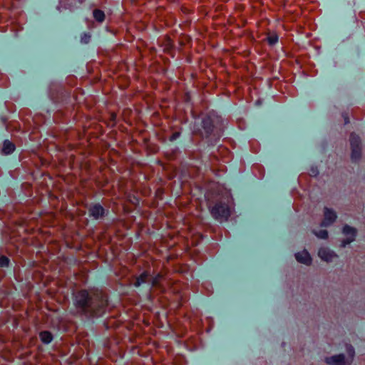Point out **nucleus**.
Here are the masks:
<instances>
[{
  "label": "nucleus",
  "instance_id": "nucleus-17",
  "mask_svg": "<svg viewBox=\"0 0 365 365\" xmlns=\"http://www.w3.org/2000/svg\"><path fill=\"white\" fill-rule=\"evenodd\" d=\"M91 39V35L88 34H83L81 38V42L82 43H88Z\"/></svg>",
  "mask_w": 365,
  "mask_h": 365
},
{
  "label": "nucleus",
  "instance_id": "nucleus-7",
  "mask_svg": "<svg viewBox=\"0 0 365 365\" xmlns=\"http://www.w3.org/2000/svg\"><path fill=\"white\" fill-rule=\"evenodd\" d=\"M337 215L336 212L331 208L324 207V220L320 224L321 227H328L332 225L336 220Z\"/></svg>",
  "mask_w": 365,
  "mask_h": 365
},
{
  "label": "nucleus",
  "instance_id": "nucleus-1",
  "mask_svg": "<svg viewBox=\"0 0 365 365\" xmlns=\"http://www.w3.org/2000/svg\"><path fill=\"white\" fill-rule=\"evenodd\" d=\"M224 120L221 117L215 113H210L205 116L202 121V130L200 134L203 138L211 139L215 141L221 136Z\"/></svg>",
  "mask_w": 365,
  "mask_h": 365
},
{
  "label": "nucleus",
  "instance_id": "nucleus-22",
  "mask_svg": "<svg viewBox=\"0 0 365 365\" xmlns=\"http://www.w3.org/2000/svg\"><path fill=\"white\" fill-rule=\"evenodd\" d=\"M343 117H344V123H345V124L349 123V118H348L347 115H346V114H344V115H343Z\"/></svg>",
  "mask_w": 365,
  "mask_h": 365
},
{
  "label": "nucleus",
  "instance_id": "nucleus-3",
  "mask_svg": "<svg viewBox=\"0 0 365 365\" xmlns=\"http://www.w3.org/2000/svg\"><path fill=\"white\" fill-rule=\"evenodd\" d=\"M210 212L215 220L223 222L228 220L231 215V210L225 203L219 202L210 208Z\"/></svg>",
  "mask_w": 365,
  "mask_h": 365
},
{
  "label": "nucleus",
  "instance_id": "nucleus-5",
  "mask_svg": "<svg viewBox=\"0 0 365 365\" xmlns=\"http://www.w3.org/2000/svg\"><path fill=\"white\" fill-rule=\"evenodd\" d=\"M342 234L345 236V238L341 240L340 247L344 248L348 245L355 241L357 230L349 225H345L342 228Z\"/></svg>",
  "mask_w": 365,
  "mask_h": 365
},
{
  "label": "nucleus",
  "instance_id": "nucleus-13",
  "mask_svg": "<svg viewBox=\"0 0 365 365\" xmlns=\"http://www.w3.org/2000/svg\"><path fill=\"white\" fill-rule=\"evenodd\" d=\"M312 232L319 239L327 240L329 237L328 232L326 230H321L319 231L313 230Z\"/></svg>",
  "mask_w": 365,
  "mask_h": 365
},
{
  "label": "nucleus",
  "instance_id": "nucleus-12",
  "mask_svg": "<svg viewBox=\"0 0 365 365\" xmlns=\"http://www.w3.org/2000/svg\"><path fill=\"white\" fill-rule=\"evenodd\" d=\"M94 19L98 22H103L105 19L104 12L99 9H96L93 12Z\"/></svg>",
  "mask_w": 365,
  "mask_h": 365
},
{
  "label": "nucleus",
  "instance_id": "nucleus-8",
  "mask_svg": "<svg viewBox=\"0 0 365 365\" xmlns=\"http://www.w3.org/2000/svg\"><path fill=\"white\" fill-rule=\"evenodd\" d=\"M296 260L301 264L309 266L312 263V258L307 250H303L294 255Z\"/></svg>",
  "mask_w": 365,
  "mask_h": 365
},
{
  "label": "nucleus",
  "instance_id": "nucleus-6",
  "mask_svg": "<svg viewBox=\"0 0 365 365\" xmlns=\"http://www.w3.org/2000/svg\"><path fill=\"white\" fill-rule=\"evenodd\" d=\"M317 255L322 261L327 263H331L339 258L337 253L328 247H321Z\"/></svg>",
  "mask_w": 365,
  "mask_h": 365
},
{
  "label": "nucleus",
  "instance_id": "nucleus-11",
  "mask_svg": "<svg viewBox=\"0 0 365 365\" xmlns=\"http://www.w3.org/2000/svg\"><path fill=\"white\" fill-rule=\"evenodd\" d=\"M15 150V145L13 143L9 141V140H5L4 141L3 147H2V153L5 155L11 154Z\"/></svg>",
  "mask_w": 365,
  "mask_h": 365
},
{
  "label": "nucleus",
  "instance_id": "nucleus-4",
  "mask_svg": "<svg viewBox=\"0 0 365 365\" xmlns=\"http://www.w3.org/2000/svg\"><path fill=\"white\" fill-rule=\"evenodd\" d=\"M350 146L351 150V158L354 162H358L361 158V139L359 136L352 133L350 135Z\"/></svg>",
  "mask_w": 365,
  "mask_h": 365
},
{
  "label": "nucleus",
  "instance_id": "nucleus-21",
  "mask_svg": "<svg viewBox=\"0 0 365 365\" xmlns=\"http://www.w3.org/2000/svg\"><path fill=\"white\" fill-rule=\"evenodd\" d=\"M159 277H160V276H159V275H158L156 277H155V278H153V279H152V284H153V285H155V284H157V282H158V278H159Z\"/></svg>",
  "mask_w": 365,
  "mask_h": 365
},
{
  "label": "nucleus",
  "instance_id": "nucleus-2",
  "mask_svg": "<svg viewBox=\"0 0 365 365\" xmlns=\"http://www.w3.org/2000/svg\"><path fill=\"white\" fill-rule=\"evenodd\" d=\"M347 356L344 354H339L326 357L324 361L328 365H351L355 357V349L351 344L346 345Z\"/></svg>",
  "mask_w": 365,
  "mask_h": 365
},
{
  "label": "nucleus",
  "instance_id": "nucleus-16",
  "mask_svg": "<svg viewBox=\"0 0 365 365\" xmlns=\"http://www.w3.org/2000/svg\"><path fill=\"white\" fill-rule=\"evenodd\" d=\"M148 276V274L147 272L143 273L138 278H137V279L134 284L135 286L139 287L141 284V283L145 282Z\"/></svg>",
  "mask_w": 365,
  "mask_h": 365
},
{
  "label": "nucleus",
  "instance_id": "nucleus-19",
  "mask_svg": "<svg viewBox=\"0 0 365 365\" xmlns=\"http://www.w3.org/2000/svg\"><path fill=\"white\" fill-rule=\"evenodd\" d=\"M310 172H311V173H310V174H311L312 175H314V176L317 175H318V173H319V171H318V170H317V168H312V169H311Z\"/></svg>",
  "mask_w": 365,
  "mask_h": 365
},
{
  "label": "nucleus",
  "instance_id": "nucleus-20",
  "mask_svg": "<svg viewBox=\"0 0 365 365\" xmlns=\"http://www.w3.org/2000/svg\"><path fill=\"white\" fill-rule=\"evenodd\" d=\"M180 135V133H175L171 137H170V140H175V139H177Z\"/></svg>",
  "mask_w": 365,
  "mask_h": 365
},
{
  "label": "nucleus",
  "instance_id": "nucleus-10",
  "mask_svg": "<svg viewBox=\"0 0 365 365\" xmlns=\"http://www.w3.org/2000/svg\"><path fill=\"white\" fill-rule=\"evenodd\" d=\"M91 215L96 219L103 216L104 209L100 205H95L90 208Z\"/></svg>",
  "mask_w": 365,
  "mask_h": 365
},
{
  "label": "nucleus",
  "instance_id": "nucleus-18",
  "mask_svg": "<svg viewBox=\"0 0 365 365\" xmlns=\"http://www.w3.org/2000/svg\"><path fill=\"white\" fill-rule=\"evenodd\" d=\"M9 259L6 257L2 256L0 257V266L6 267L9 264Z\"/></svg>",
  "mask_w": 365,
  "mask_h": 365
},
{
  "label": "nucleus",
  "instance_id": "nucleus-14",
  "mask_svg": "<svg viewBox=\"0 0 365 365\" xmlns=\"http://www.w3.org/2000/svg\"><path fill=\"white\" fill-rule=\"evenodd\" d=\"M41 339L43 343L48 344L52 340V335L48 331H43L40 334Z\"/></svg>",
  "mask_w": 365,
  "mask_h": 365
},
{
  "label": "nucleus",
  "instance_id": "nucleus-9",
  "mask_svg": "<svg viewBox=\"0 0 365 365\" xmlns=\"http://www.w3.org/2000/svg\"><path fill=\"white\" fill-rule=\"evenodd\" d=\"M88 294L86 291H81L76 295V303L81 308H84L88 305Z\"/></svg>",
  "mask_w": 365,
  "mask_h": 365
},
{
  "label": "nucleus",
  "instance_id": "nucleus-15",
  "mask_svg": "<svg viewBox=\"0 0 365 365\" xmlns=\"http://www.w3.org/2000/svg\"><path fill=\"white\" fill-rule=\"evenodd\" d=\"M267 39L269 44L272 46V45H274L277 42L278 36L274 33H272V34H269Z\"/></svg>",
  "mask_w": 365,
  "mask_h": 365
}]
</instances>
